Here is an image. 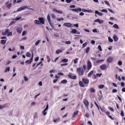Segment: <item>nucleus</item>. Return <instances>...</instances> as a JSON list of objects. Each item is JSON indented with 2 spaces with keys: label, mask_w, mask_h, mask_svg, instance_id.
I'll use <instances>...</instances> for the list:
<instances>
[{
  "label": "nucleus",
  "mask_w": 125,
  "mask_h": 125,
  "mask_svg": "<svg viewBox=\"0 0 125 125\" xmlns=\"http://www.w3.org/2000/svg\"><path fill=\"white\" fill-rule=\"evenodd\" d=\"M121 116H122V117H125V113L123 111H121Z\"/></svg>",
  "instance_id": "obj_51"
},
{
  "label": "nucleus",
  "mask_w": 125,
  "mask_h": 125,
  "mask_svg": "<svg viewBox=\"0 0 125 125\" xmlns=\"http://www.w3.org/2000/svg\"><path fill=\"white\" fill-rule=\"evenodd\" d=\"M68 78L71 80H76L77 79V76L73 75V74L70 73L68 75Z\"/></svg>",
  "instance_id": "obj_6"
},
{
  "label": "nucleus",
  "mask_w": 125,
  "mask_h": 125,
  "mask_svg": "<svg viewBox=\"0 0 125 125\" xmlns=\"http://www.w3.org/2000/svg\"><path fill=\"white\" fill-rule=\"evenodd\" d=\"M86 45H87V42H85L83 44V48H84V47H85V46H86Z\"/></svg>",
  "instance_id": "obj_37"
},
{
  "label": "nucleus",
  "mask_w": 125,
  "mask_h": 125,
  "mask_svg": "<svg viewBox=\"0 0 125 125\" xmlns=\"http://www.w3.org/2000/svg\"><path fill=\"white\" fill-rule=\"evenodd\" d=\"M95 14H96L95 15L96 17H97V15H96V14H98V15H99L100 16H102V15H103V14L99 12L98 11H95Z\"/></svg>",
  "instance_id": "obj_15"
},
{
  "label": "nucleus",
  "mask_w": 125,
  "mask_h": 125,
  "mask_svg": "<svg viewBox=\"0 0 125 125\" xmlns=\"http://www.w3.org/2000/svg\"><path fill=\"white\" fill-rule=\"evenodd\" d=\"M92 67V64L91 62L89 61L87 62V70H90Z\"/></svg>",
  "instance_id": "obj_9"
},
{
  "label": "nucleus",
  "mask_w": 125,
  "mask_h": 125,
  "mask_svg": "<svg viewBox=\"0 0 125 125\" xmlns=\"http://www.w3.org/2000/svg\"><path fill=\"white\" fill-rule=\"evenodd\" d=\"M113 61V58L112 57H109L107 59V62H109V63H111Z\"/></svg>",
  "instance_id": "obj_17"
},
{
  "label": "nucleus",
  "mask_w": 125,
  "mask_h": 125,
  "mask_svg": "<svg viewBox=\"0 0 125 125\" xmlns=\"http://www.w3.org/2000/svg\"><path fill=\"white\" fill-rule=\"evenodd\" d=\"M100 109L103 113H106V109H105V107H100Z\"/></svg>",
  "instance_id": "obj_24"
},
{
  "label": "nucleus",
  "mask_w": 125,
  "mask_h": 125,
  "mask_svg": "<svg viewBox=\"0 0 125 125\" xmlns=\"http://www.w3.org/2000/svg\"><path fill=\"white\" fill-rule=\"evenodd\" d=\"M104 87H105V85L103 84L99 86V88H100V89H102V88H104Z\"/></svg>",
  "instance_id": "obj_35"
},
{
  "label": "nucleus",
  "mask_w": 125,
  "mask_h": 125,
  "mask_svg": "<svg viewBox=\"0 0 125 125\" xmlns=\"http://www.w3.org/2000/svg\"><path fill=\"white\" fill-rule=\"evenodd\" d=\"M118 91V90L117 89H114L112 90V92H113V93H115L116 92H117Z\"/></svg>",
  "instance_id": "obj_59"
},
{
  "label": "nucleus",
  "mask_w": 125,
  "mask_h": 125,
  "mask_svg": "<svg viewBox=\"0 0 125 125\" xmlns=\"http://www.w3.org/2000/svg\"><path fill=\"white\" fill-rule=\"evenodd\" d=\"M7 37H10V36H12V32H8L7 33Z\"/></svg>",
  "instance_id": "obj_31"
},
{
  "label": "nucleus",
  "mask_w": 125,
  "mask_h": 125,
  "mask_svg": "<svg viewBox=\"0 0 125 125\" xmlns=\"http://www.w3.org/2000/svg\"><path fill=\"white\" fill-rule=\"evenodd\" d=\"M5 5H6V7L8 9H10V8H11V6H12V3H9V1H7L5 3Z\"/></svg>",
  "instance_id": "obj_7"
},
{
  "label": "nucleus",
  "mask_w": 125,
  "mask_h": 125,
  "mask_svg": "<svg viewBox=\"0 0 125 125\" xmlns=\"http://www.w3.org/2000/svg\"><path fill=\"white\" fill-rule=\"evenodd\" d=\"M98 48L99 49L100 51H102V48L101 47V45H99Z\"/></svg>",
  "instance_id": "obj_48"
},
{
  "label": "nucleus",
  "mask_w": 125,
  "mask_h": 125,
  "mask_svg": "<svg viewBox=\"0 0 125 125\" xmlns=\"http://www.w3.org/2000/svg\"><path fill=\"white\" fill-rule=\"evenodd\" d=\"M78 114H79V111H75L73 114V117L75 118V117H76Z\"/></svg>",
  "instance_id": "obj_25"
},
{
  "label": "nucleus",
  "mask_w": 125,
  "mask_h": 125,
  "mask_svg": "<svg viewBox=\"0 0 125 125\" xmlns=\"http://www.w3.org/2000/svg\"><path fill=\"white\" fill-rule=\"evenodd\" d=\"M53 12H56L57 13H59L60 14H62L63 12L62 11L57 10L56 9H53L52 10Z\"/></svg>",
  "instance_id": "obj_11"
},
{
  "label": "nucleus",
  "mask_w": 125,
  "mask_h": 125,
  "mask_svg": "<svg viewBox=\"0 0 125 125\" xmlns=\"http://www.w3.org/2000/svg\"><path fill=\"white\" fill-rule=\"evenodd\" d=\"M22 36H26V31H23L22 32Z\"/></svg>",
  "instance_id": "obj_64"
},
{
  "label": "nucleus",
  "mask_w": 125,
  "mask_h": 125,
  "mask_svg": "<svg viewBox=\"0 0 125 125\" xmlns=\"http://www.w3.org/2000/svg\"><path fill=\"white\" fill-rule=\"evenodd\" d=\"M49 23L50 26H51V27H52V28H53V27H54L53 24H52V23H51V21H50V22H49Z\"/></svg>",
  "instance_id": "obj_58"
},
{
  "label": "nucleus",
  "mask_w": 125,
  "mask_h": 125,
  "mask_svg": "<svg viewBox=\"0 0 125 125\" xmlns=\"http://www.w3.org/2000/svg\"><path fill=\"white\" fill-rule=\"evenodd\" d=\"M90 92L94 93V92H95V89L91 88L90 89Z\"/></svg>",
  "instance_id": "obj_40"
},
{
  "label": "nucleus",
  "mask_w": 125,
  "mask_h": 125,
  "mask_svg": "<svg viewBox=\"0 0 125 125\" xmlns=\"http://www.w3.org/2000/svg\"><path fill=\"white\" fill-rule=\"evenodd\" d=\"M77 29H73L72 30V34H77Z\"/></svg>",
  "instance_id": "obj_36"
},
{
  "label": "nucleus",
  "mask_w": 125,
  "mask_h": 125,
  "mask_svg": "<svg viewBox=\"0 0 125 125\" xmlns=\"http://www.w3.org/2000/svg\"><path fill=\"white\" fill-rule=\"evenodd\" d=\"M78 61H79V58H76L75 59H74V64H77V63H78Z\"/></svg>",
  "instance_id": "obj_29"
},
{
  "label": "nucleus",
  "mask_w": 125,
  "mask_h": 125,
  "mask_svg": "<svg viewBox=\"0 0 125 125\" xmlns=\"http://www.w3.org/2000/svg\"><path fill=\"white\" fill-rule=\"evenodd\" d=\"M63 26L67 27V28H72V27H73V24L70 22H65L63 24Z\"/></svg>",
  "instance_id": "obj_8"
},
{
  "label": "nucleus",
  "mask_w": 125,
  "mask_h": 125,
  "mask_svg": "<svg viewBox=\"0 0 125 125\" xmlns=\"http://www.w3.org/2000/svg\"><path fill=\"white\" fill-rule=\"evenodd\" d=\"M68 83V81L66 79L63 80L61 82V83Z\"/></svg>",
  "instance_id": "obj_27"
},
{
  "label": "nucleus",
  "mask_w": 125,
  "mask_h": 125,
  "mask_svg": "<svg viewBox=\"0 0 125 125\" xmlns=\"http://www.w3.org/2000/svg\"><path fill=\"white\" fill-rule=\"evenodd\" d=\"M97 77H98V78H100V77H101V76H102V73H97L96 74Z\"/></svg>",
  "instance_id": "obj_42"
},
{
  "label": "nucleus",
  "mask_w": 125,
  "mask_h": 125,
  "mask_svg": "<svg viewBox=\"0 0 125 125\" xmlns=\"http://www.w3.org/2000/svg\"><path fill=\"white\" fill-rule=\"evenodd\" d=\"M40 42H41V40H38V41L35 43L36 45H39V44H40Z\"/></svg>",
  "instance_id": "obj_45"
},
{
  "label": "nucleus",
  "mask_w": 125,
  "mask_h": 125,
  "mask_svg": "<svg viewBox=\"0 0 125 125\" xmlns=\"http://www.w3.org/2000/svg\"><path fill=\"white\" fill-rule=\"evenodd\" d=\"M42 63V62H40L39 63L37 64V66H40L41 64V66H43V64Z\"/></svg>",
  "instance_id": "obj_47"
},
{
  "label": "nucleus",
  "mask_w": 125,
  "mask_h": 125,
  "mask_svg": "<svg viewBox=\"0 0 125 125\" xmlns=\"http://www.w3.org/2000/svg\"><path fill=\"white\" fill-rule=\"evenodd\" d=\"M9 71H10V67H8L6 68L4 72L7 73V72H9Z\"/></svg>",
  "instance_id": "obj_26"
},
{
  "label": "nucleus",
  "mask_w": 125,
  "mask_h": 125,
  "mask_svg": "<svg viewBox=\"0 0 125 125\" xmlns=\"http://www.w3.org/2000/svg\"><path fill=\"white\" fill-rule=\"evenodd\" d=\"M77 71L79 76H83L85 71L83 67H79L77 68Z\"/></svg>",
  "instance_id": "obj_3"
},
{
  "label": "nucleus",
  "mask_w": 125,
  "mask_h": 125,
  "mask_svg": "<svg viewBox=\"0 0 125 125\" xmlns=\"http://www.w3.org/2000/svg\"><path fill=\"white\" fill-rule=\"evenodd\" d=\"M22 28L21 27H18L17 28V31L18 33V34H21L22 33Z\"/></svg>",
  "instance_id": "obj_14"
},
{
  "label": "nucleus",
  "mask_w": 125,
  "mask_h": 125,
  "mask_svg": "<svg viewBox=\"0 0 125 125\" xmlns=\"http://www.w3.org/2000/svg\"><path fill=\"white\" fill-rule=\"evenodd\" d=\"M108 41L109 42H113V40L112 38H111V37H108Z\"/></svg>",
  "instance_id": "obj_41"
},
{
  "label": "nucleus",
  "mask_w": 125,
  "mask_h": 125,
  "mask_svg": "<svg viewBox=\"0 0 125 125\" xmlns=\"http://www.w3.org/2000/svg\"><path fill=\"white\" fill-rule=\"evenodd\" d=\"M46 58H47V61H48V62H50V57H49V56H46Z\"/></svg>",
  "instance_id": "obj_44"
},
{
  "label": "nucleus",
  "mask_w": 125,
  "mask_h": 125,
  "mask_svg": "<svg viewBox=\"0 0 125 125\" xmlns=\"http://www.w3.org/2000/svg\"><path fill=\"white\" fill-rule=\"evenodd\" d=\"M90 49V48H89V47H88L85 50L86 53H88V52H89Z\"/></svg>",
  "instance_id": "obj_38"
},
{
  "label": "nucleus",
  "mask_w": 125,
  "mask_h": 125,
  "mask_svg": "<svg viewBox=\"0 0 125 125\" xmlns=\"http://www.w3.org/2000/svg\"><path fill=\"white\" fill-rule=\"evenodd\" d=\"M72 11H74V12H81V11H83V12H87V10L85 9H82L78 7L77 8L72 9Z\"/></svg>",
  "instance_id": "obj_4"
},
{
  "label": "nucleus",
  "mask_w": 125,
  "mask_h": 125,
  "mask_svg": "<svg viewBox=\"0 0 125 125\" xmlns=\"http://www.w3.org/2000/svg\"><path fill=\"white\" fill-rule=\"evenodd\" d=\"M83 81L79 82V85L81 87H84V84H88L89 83V80L86 78H83Z\"/></svg>",
  "instance_id": "obj_1"
},
{
  "label": "nucleus",
  "mask_w": 125,
  "mask_h": 125,
  "mask_svg": "<svg viewBox=\"0 0 125 125\" xmlns=\"http://www.w3.org/2000/svg\"><path fill=\"white\" fill-rule=\"evenodd\" d=\"M100 69L103 70H106L107 69V65H106V64H104L101 65Z\"/></svg>",
  "instance_id": "obj_12"
},
{
  "label": "nucleus",
  "mask_w": 125,
  "mask_h": 125,
  "mask_svg": "<svg viewBox=\"0 0 125 125\" xmlns=\"http://www.w3.org/2000/svg\"><path fill=\"white\" fill-rule=\"evenodd\" d=\"M8 32H9V30L8 29H6L5 31L2 33V36H6Z\"/></svg>",
  "instance_id": "obj_16"
},
{
  "label": "nucleus",
  "mask_w": 125,
  "mask_h": 125,
  "mask_svg": "<svg viewBox=\"0 0 125 125\" xmlns=\"http://www.w3.org/2000/svg\"><path fill=\"white\" fill-rule=\"evenodd\" d=\"M24 79L25 82H28V81H29V79L26 76H24Z\"/></svg>",
  "instance_id": "obj_49"
},
{
  "label": "nucleus",
  "mask_w": 125,
  "mask_h": 125,
  "mask_svg": "<svg viewBox=\"0 0 125 125\" xmlns=\"http://www.w3.org/2000/svg\"><path fill=\"white\" fill-rule=\"evenodd\" d=\"M57 21H61V20H62V21L64 20V19H63V18H60V19L57 18Z\"/></svg>",
  "instance_id": "obj_60"
},
{
  "label": "nucleus",
  "mask_w": 125,
  "mask_h": 125,
  "mask_svg": "<svg viewBox=\"0 0 125 125\" xmlns=\"http://www.w3.org/2000/svg\"><path fill=\"white\" fill-rule=\"evenodd\" d=\"M118 65H119V66H122V65H123V62H122V61H120L118 62Z\"/></svg>",
  "instance_id": "obj_43"
},
{
  "label": "nucleus",
  "mask_w": 125,
  "mask_h": 125,
  "mask_svg": "<svg viewBox=\"0 0 125 125\" xmlns=\"http://www.w3.org/2000/svg\"><path fill=\"white\" fill-rule=\"evenodd\" d=\"M113 40L114 42H118V41H119V38H118V36H117V35H114Z\"/></svg>",
  "instance_id": "obj_19"
},
{
  "label": "nucleus",
  "mask_w": 125,
  "mask_h": 125,
  "mask_svg": "<svg viewBox=\"0 0 125 125\" xmlns=\"http://www.w3.org/2000/svg\"><path fill=\"white\" fill-rule=\"evenodd\" d=\"M26 56L27 57H31V56H32V55H31V53H30V52H27L26 53Z\"/></svg>",
  "instance_id": "obj_30"
},
{
  "label": "nucleus",
  "mask_w": 125,
  "mask_h": 125,
  "mask_svg": "<svg viewBox=\"0 0 125 125\" xmlns=\"http://www.w3.org/2000/svg\"><path fill=\"white\" fill-rule=\"evenodd\" d=\"M56 52L57 54H59V53H61V52H62V50H57Z\"/></svg>",
  "instance_id": "obj_32"
},
{
  "label": "nucleus",
  "mask_w": 125,
  "mask_h": 125,
  "mask_svg": "<svg viewBox=\"0 0 125 125\" xmlns=\"http://www.w3.org/2000/svg\"><path fill=\"white\" fill-rule=\"evenodd\" d=\"M94 22H98V23H100V24H102V23H103V21H100L99 19H98L95 20Z\"/></svg>",
  "instance_id": "obj_20"
},
{
  "label": "nucleus",
  "mask_w": 125,
  "mask_h": 125,
  "mask_svg": "<svg viewBox=\"0 0 125 125\" xmlns=\"http://www.w3.org/2000/svg\"><path fill=\"white\" fill-rule=\"evenodd\" d=\"M1 43H2V44H5V43H6V40H1Z\"/></svg>",
  "instance_id": "obj_28"
},
{
  "label": "nucleus",
  "mask_w": 125,
  "mask_h": 125,
  "mask_svg": "<svg viewBox=\"0 0 125 125\" xmlns=\"http://www.w3.org/2000/svg\"><path fill=\"white\" fill-rule=\"evenodd\" d=\"M23 0H14L13 3H19V2H22Z\"/></svg>",
  "instance_id": "obj_18"
},
{
  "label": "nucleus",
  "mask_w": 125,
  "mask_h": 125,
  "mask_svg": "<svg viewBox=\"0 0 125 125\" xmlns=\"http://www.w3.org/2000/svg\"><path fill=\"white\" fill-rule=\"evenodd\" d=\"M79 15L80 16H83V15H84V13H83V12H81L80 14H79Z\"/></svg>",
  "instance_id": "obj_62"
},
{
  "label": "nucleus",
  "mask_w": 125,
  "mask_h": 125,
  "mask_svg": "<svg viewBox=\"0 0 125 125\" xmlns=\"http://www.w3.org/2000/svg\"><path fill=\"white\" fill-rule=\"evenodd\" d=\"M65 43L66 44H71V41H66V42H65Z\"/></svg>",
  "instance_id": "obj_53"
},
{
  "label": "nucleus",
  "mask_w": 125,
  "mask_h": 125,
  "mask_svg": "<svg viewBox=\"0 0 125 125\" xmlns=\"http://www.w3.org/2000/svg\"><path fill=\"white\" fill-rule=\"evenodd\" d=\"M67 65H68V63H62L61 64V66L63 67V66H67Z\"/></svg>",
  "instance_id": "obj_57"
},
{
  "label": "nucleus",
  "mask_w": 125,
  "mask_h": 125,
  "mask_svg": "<svg viewBox=\"0 0 125 125\" xmlns=\"http://www.w3.org/2000/svg\"><path fill=\"white\" fill-rule=\"evenodd\" d=\"M113 27L115 28V29H119V25H118L117 24H114L113 25Z\"/></svg>",
  "instance_id": "obj_33"
},
{
  "label": "nucleus",
  "mask_w": 125,
  "mask_h": 125,
  "mask_svg": "<svg viewBox=\"0 0 125 125\" xmlns=\"http://www.w3.org/2000/svg\"><path fill=\"white\" fill-rule=\"evenodd\" d=\"M47 19L48 20V22H51V20H50V15H49V14L47 15Z\"/></svg>",
  "instance_id": "obj_23"
},
{
  "label": "nucleus",
  "mask_w": 125,
  "mask_h": 125,
  "mask_svg": "<svg viewBox=\"0 0 125 125\" xmlns=\"http://www.w3.org/2000/svg\"><path fill=\"white\" fill-rule=\"evenodd\" d=\"M70 8H75L76 7V5H71L70 6Z\"/></svg>",
  "instance_id": "obj_56"
},
{
  "label": "nucleus",
  "mask_w": 125,
  "mask_h": 125,
  "mask_svg": "<svg viewBox=\"0 0 125 125\" xmlns=\"http://www.w3.org/2000/svg\"><path fill=\"white\" fill-rule=\"evenodd\" d=\"M101 11L102 12H105V13H107L108 11H107V9H102Z\"/></svg>",
  "instance_id": "obj_52"
},
{
  "label": "nucleus",
  "mask_w": 125,
  "mask_h": 125,
  "mask_svg": "<svg viewBox=\"0 0 125 125\" xmlns=\"http://www.w3.org/2000/svg\"><path fill=\"white\" fill-rule=\"evenodd\" d=\"M51 17H52V19H55L56 18V16H55V15H54V14H52L51 15Z\"/></svg>",
  "instance_id": "obj_39"
},
{
  "label": "nucleus",
  "mask_w": 125,
  "mask_h": 125,
  "mask_svg": "<svg viewBox=\"0 0 125 125\" xmlns=\"http://www.w3.org/2000/svg\"><path fill=\"white\" fill-rule=\"evenodd\" d=\"M83 103L86 107H88V106H89V102H88V101L84 100Z\"/></svg>",
  "instance_id": "obj_13"
},
{
  "label": "nucleus",
  "mask_w": 125,
  "mask_h": 125,
  "mask_svg": "<svg viewBox=\"0 0 125 125\" xmlns=\"http://www.w3.org/2000/svg\"><path fill=\"white\" fill-rule=\"evenodd\" d=\"M46 110L44 109L43 111H42V114L43 115H44V116H45V115H46V114H47V112H46Z\"/></svg>",
  "instance_id": "obj_34"
},
{
  "label": "nucleus",
  "mask_w": 125,
  "mask_h": 125,
  "mask_svg": "<svg viewBox=\"0 0 125 125\" xmlns=\"http://www.w3.org/2000/svg\"><path fill=\"white\" fill-rule=\"evenodd\" d=\"M109 110H110V111H111V112H114L115 111V110H114V108H113V107H110L109 108Z\"/></svg>",
  "instance_id": "obj_54"
},
{
  "label": "nucleus",
  "mask_w": 125,
  "mask_h": 125,
  "mask_svg": "<svg viewBox=\"0 0 125 125\" xmlns=\"http://www.w3.org/2000/svg\"><path fill=\"white\" fill-rule=\"evenodd\" d=\"M121 86H122L123 87H124V86H125V83L124 82H122L121 84Z\"/></svg>",
  "instance_id": "obj_63"
},
{
  "label": "nucleus",
  "mask_w": 125,
  "mask_h": 125,
  "mask_svg": "<svg viewBox=\"0 0 125 125\" xmlns=\"http://www.w3.org/2000/svg\"><path fill=\"white\" fill-rule=\"evenodd\" d=\"M83 70H84V71H85V70H86V65L84 64L83 65Z\"/></svg>",
  "instance_id": "obj_55"
},
{
  "label": "nucleus",
  "mask_w": 125,
  "mask_h": 125,
  "mask_svg": "<svg viewBox=\"0 0 125 125\" xmlns=\"http://www.w3.org/2000/svg\"><path fill=\"white\" fill-rule=\"evenodd\" d=\"M94 71L93 70L91 71L88 74V77L89 78V77H91L92 75H93Z\"/></svg>",
  "instance_id": "obj_21"
},
{
  "label": "nucleus",
  "mask_w": 125,
  "mask_h": 125,
  "mask_svg": "<svg viewBox=\"0 0 125 125\" xmlns=\"http://www.w3.org/2000/svg\"><path fill=\"white\" fill-rule=\"evenodd\" d=\"M61 62H62V63H67V62H68V59H63L62 60Z\"/></svg>",
  "instance_id": "obj_22"
},
{
  "label": "nucleus",
  "mask_w": 125,
  "mask_h": 125,
  "mask_svg": "<svg viewBox=\"0 0 125 125\" xmlns=\"http://www.w3.org/2000/svg\"><path fill=\"white\" fill-rule=\"evenodd\" d=\"M45 22V20L44 18L41 17L39 18V20H36L34 21V23L37 25H44V22Z\"/></svg>",
  "instance_id": "obj_2"
},
{
  "label": "nucleus",
  "mask_w": 125,
  "mask_h": 125,
  "mask_svg": "<svg viewBox=\"0 0 125 125\" xmlns=\"http://www.w3.org/2000/svg\"><path fill=\"white\" fill-rule=\"evenodd\" d=\"M34 58V53L32 54V57L30 58L29 60H26L25 61V63L27 64H32V62H33V59Z\"/></svg>",
  "instance_id": "obj_5"
},
{
  "label": "nucleus",
  "mask_w": 125,
  "mask_h": 125,
  "mask_svg": "<svg viewBox=\"0 0 125 125\" xmlns=\"http://www.w3.org/2000/svg\"><path fill=\"white\" fill-rule=\"evenodd\" d=\"M26 8H28V6H24L23 7H21L20 8L18 9L17 12H19V11H21V10H24V9H26Z\"/></svg>",
  "instance_id": "obj_10"
},
{
  "label": "nucleus",
  "mask_w": 125,
  "mask_h": 125,
  "mask_svg": "<svg viewBox=\"0 0 125 125\" xmlns=\"http://www.w3.org/2000/svg\"><path fill=\"white\" fill-rule=\"evenodd\" d=\"M103 61H104L103 60H99L96 61V63H97L98 64L99 63H100V62H102Z\"/></svg>",
  "instance_id": "obj_46"
},
{
  "label": "nucleus",
  "mask_w": 125,
  "mask_h": 125,
  "mask_svg": "<svg viewBox=\"0 0 125 125\" xmlns=\"http://www.w3.org/2000/svg\"><path fill=\"white\" fill-rule=\"evenodd\" d=\"M104 2L105 4H107V5H108V6L110 5V3L108 1L105 0Z\"/></svg>",
  "instance_id": "obj_50"
},
{
  "label": "nucleus",
  "mask_w": 125,
  "mask_h": 125,
  "mask_svg": "<svg viewBox=\"0 0 125 125\" xmlns=\"http://www.w3.org/2000/svg\"><path fill=\"white\" fill-rule=\"evenodd\" d=\"M15 23H16L15 21H12L10 23V25H13V24H15Z\"/></svg>",
  "instance_id": "obj_61"
}]
</instances>
